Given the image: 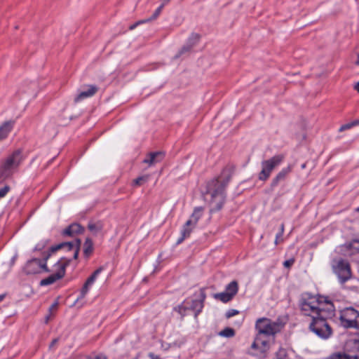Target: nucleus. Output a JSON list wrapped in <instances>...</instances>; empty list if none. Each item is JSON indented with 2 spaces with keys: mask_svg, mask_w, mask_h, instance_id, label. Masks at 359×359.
I'll return each mask as SVG.
<instances>
[{
  "mask_svg": "<svg viewBox=\"0 0 359 359\" xmlns=\"http://www.w3.org/2000/svg\"><path fill=\"white\" fill-rule=\"evenodd\" d=\"M202 208H196L191 215V218L188 221H191L192 226H196L198 221L202 216Z\"/></svg>",
  "mask_w": 359,
  "mask_h": 359,
  "instance_id": "24",
  "label": "nucleus"
},
{
  "mask_svg": "<svg viewBox=\"0 0 359 359\" xmlns=\"http://www.w3.org/2000/svg\"><path fill=\"white\" fill-rule=\"evenodd\" d=\"M83 231V228L80 224L74 223L64 229L62 234L64 236H74L78 233H81Z\"/></svg>",
  "mask_w": 359,
  "mask_h": 359,
  "instance_id": "21",
  "label": "nucleus"
},
{
  "mask_svg": "<svg viewBox=\"0 0 359 359\" xmlns=\"http://www.w3.org/2000/svg\"><path fill=\"white\" fill-rule=\"evenodd\" d=\"M301 167L302 169H304L306 168V163H303Z\"/></svg>",
  "mask_w": 359,
  "mask_h": 359,
  "instance_id": "48",
  "label": "nucleus"
},
{
  "mask_svg": "<svg viewBox=\"0 0 359 359\" xmlns=\"http://www.w3.org/2000/svg\"><path fill=\"white\" fill-rule=\"evenodd\" d=\"M354 89L359 93V81L355 84Z\"/></svg>",
  "mask_w": 359,
  "mask_h": 359,
  "instance_id": "42",
  "label": "nucleus"
},
{
  "mask_svg": "<svg viewBox=\"0 0 359 359\" xmlns=\"http://www.w3.org/2000/svg\"><path fill=\"white\" fill-rule=\"evenodd\" d=\"M43 246H41L40 244H38L36 246V250H40L41 248H42Z\"/></svg>",
  "mask_w": 359,
  "mask_h": 359,
  "instance_id": "44",
  "label": "nucleus"
},
{
  "mask_svg": "<svg viewBox=\"0 0 359 359\" xmlns=\"http://www.w3.org/2000/svg\"><path fill=\"white\" fill-rule=\"evenodd\" d=\"M15 258H16V257H15V256H14V257L12 258V259H11V264H14L15 260Z\"/></svg>",
  "mask_w": 359,
  "mask_h": 359,
  "instance_id": "46",
  "label": "nucleus"
},
{
  "mask_svg": "<svg viewBox=\"0 0 359 359\" xmlns=\"http://www.w3.org/2000/svg\"><path fill=\"white\" fill-rule=\"evenodd\" d=\"M284 159L283 154L275 155L268 160L262 161L261 163L262 170L258 175L261 181H266L269 179L273 170L279 165Z\"/></svg>",
  "mask_w": 359,
  "mask_h": 359,
  "instance_id": "10",
  "label": "nucleus"
},
{
  "mask_svg": "<svg viewBox=\"0 0 359 359\" xmlns=\"http://www.w3.org/2000/svg\"><path fill=\"white\" fill-rule=\"evenodd\" d=\"M12 121H6L0 126V140L6 138L13 128Z\"/></svg>",
  "mask_w": 359,
  "mask_h": 359,
  "instance_id": "23",
  "label": "nucleus"
},
{
  "mask_svg": "<svg viewBox=\"0 0 359 359\" xmlns=\"http://www.w3.org/2000/svg\"><path fill=\"white\" fill-rule=\"evenodd\" d=\"M230 178L231 176L228 175L225 179L222 180L218 177L207 183L206 194H209L211 198V212H217L222 208L226 198L225 189L230 181Z\"/></svg>",
  "mask_w": 359,
  "mask_h": 359,
  "instance_id": "3",
  "label": "nucleus"
},
{
  "mask_svg": "<svg viewBox=\"0 0 359 359\" xmlns=\"http://www.w3.org/2000/svg\"><path fill=\"white\" fill-rule=\"evenodd\" d=\"M356 210H357L358 212H359V207L356 209Z\"/></svg>",
  "mask_w": 359,
  "mask_h": 359,
  "instance_id": "50",
  "label": "nucleus"
},
{
  "mask_svg": "<svg viewBox=\"0 0 359 359\" xmlns=\"http://www.w3.org/2000/svg\"><path fill=\"white\" fill-rule=\"evenodd\" d=\"M344 348L347 353H334L328 359H359V339H348Z\"/></svg>",
  "mask_w": 359,
  "mask_h": 359,
  "instance_id": "9",
  "label": "nucleus"
},
{
  "mask_svg": "<svg viewBox=\"0 0 359 359\" xmlns=\"http://www.w3.org/2000/svg\"><path fill=\"white\" fill-rule=\"evenodd\" d=\"M103 223L101 221H90L88 224V229L94 235L99 233L103 229Z\"/></svg>",
  "mask_w": 359,
  "mask_h": 359,
  "instance_id": "22",
  "label": "nucleus"
},
{
  "mask_svg": "<svg viewBox=\"0 0 359 359\" xmlns=\"http://www.w3.org/2000/svg\"><path fill=\"white\" fill-rule=\"evenodd\" d=\"M102 269L100 267L97 269H96L92 275L87 279L86 283H84L81 291V298H83L85 297V295L88 292L89 287L93 284L95 280H96L97 276L101 273Z\"/></svg>",
  "mask_w": 359,
  "mask_h": 359,
  "instance_id": "16",
  "label": "nucleus"
},
{
  "mask_svg": "<svg viewBox=\"0 0 359 359\" xmlns=\"http://www.w3.org/2000/svg\"><path fill=\"white\" fill-rule=\"evenodd\" d=\"M283 324L279 321H272L266 318H259L255 323V328L259 334L273 336L280 332Z\"/></svg>",
  "mask_w": 359,
  "mask_h": 359,
  "instance_id": "6",
  "label": "nucleus"
},
{
  "mask_svg": "<svg viewBox=\"0 0 359 359\" xmlns=\"http://www.w3.org/2000/svg\"><path fill=\"white\" fill-rule=\"evenodd\" d=\"M144 22H147L146 20L139 21V22H136V23H135V24H133V25H130L129 28H130V30H133V29H135V28L138 25L142 24V23H144Z\"/></svg>",
  "mask_w": 359,
  "mask_h": 359,
  "instance_id": "35",
  "label": "nucleus"
},
{
  "mask_svg": "<svg viewBox=\"0 0 359 359\" xmlns=\"http://www.w3.org/2000/svg\"><path fill=\"white\" fill-rule=\"evenodd\" d=\"M358 125H359V120H355V121H352L351 123L342 125L339 128V132H342V131H344L346 130L351 129L353 126H358Z\"/></svg>",
  "mask_w": 359,
  "mask_h": 359,
  "instance_id": "28",
  "label": "nucleus"
},
{
  "mask_svg": "<svg viewBox=\"0 0 359 359\" xmlns=\"http://www.w3.org/2000/svg\"><path fill=\"white\" fill-rule=\"evenodd\" d=\"M239 311L236 309H229L226 311L225 316L226 318H230L237 314H238Z\"/></svg>",
  "mask_w": 359,
  "mask_h": 359,
  "instance_id": "33",
  "label": "nucleus"
},
{
  "mask_svg": "<svg viewBox=\"0 0 359 359\" xmlns=\"http://www.w3.org/2000/svg\"><path fill=\"white\" fill-rule=\"evenodd\" d=\"M170 0H161V4L160 6H163L164 7L166 4L170 2Z\"/></svg>",
  "mask_w": 359,
  "mask_h": 359,
  "instance_id": "39",
  "label": "nucleus"
},
{
  "mask_svg": "<svg viewBox=\"0 0 359 359\" xmlns=\"http://www.w3.org/2000/svg\"><path fill=\"white\" fill-rule=\"evenodd\" d=\"M48 319H49V316H47L46 320V323L48 321Z\"/></svg>",
  "mask_w": 359,
  "mask_h": 359,
  "instance_id": "49",
  "label": "nucleus"
},
{
  "mask_svg": "<svg viewBox=\"0 0 359 359\" xmlns=\"http://www.w3.org/2000/svg\"><path fill=\"white\" fill-rule=\"evenodd\" d=\"M95 359H107V358L104 355H98L96 356Z\"/></svg>",
  "mask_w": 359,
  "mask_h": 359,
  "instance_id": "41",
  "label": "nucleus"
},
{
  "mask_svg": "<svg viewBox=\"0 0 359 359\" xmlns=\"http://www.w3.org/2000/svg\"><path fill=\"white\" fill-rule=\"evenodd\" d=\"M194 227L195 226H192L191 221L187 220V222L183 226V228H182V230L181 232V236L177 239L176 243L177 245H179V244L182 243L185 238L189 237V236Z\"/></svg>",
  "mask_w": 359,
  "mask_h": 359,
  "instance_id": "20",
  "label": "nucleus"
},
{
  "mask_svg": "<svg viewBox=\"0 0 359 359\" xmlns=\"http://www.w3.org/2000/svg\"><path fill=\"white\" fill-rule=\"evenodd\" d=\"M149 357H150L151 359H161L159 356H158V355H155L154 353H150V354H149Z\"/></svg>",
  "mask_w": 359,
  "mask_h": 359,
  "instance_id": "40",
  "label": "nucleus"
},
{
  "mask_svg": "<svg viewBox=\"0 0 359 359\" xmlns=\"http://www.w3.org/2000/svg\"><path fill=\"white\" fill-rule=\"evenodd\" d=\"M219 335L224 337H233L235 335V330L231 327H225L219 332Z\"/></svg>",
  "mask_w": 359,
  "mask_h": 359,
  "instance_id": "26",
  "label": "nucleus"
},
{
  "mask_svg": "<svg viewBox=\"0 0 359 359\" xmlns=\"http://www.w3.org/2000/svg\"><path fill=\"white\" fill-rule=\"evenodd\" d=\"M93 241L90 238H86L84 245H83V254L86 257H89V255L93 252Z\"/></svg>",
  "mask_w": 359,
  "mask_h": 359,
  "instance_id": "25",
  "label": "nucleus"
},
{
  "mask_svg": "<svg viewBox=\"0 0 359 359\" xmlns=\"http://www.w3.org/2000/svg\"><path fill=\"white\" fill-rule=\"evenodd\" d=\"M320 309L318 318L312 320L309 327L319 337L327 339L332 334V329L326 322V319L334 316L335 308L327 297H320Z\"/></svg>",
  "mask_w": 359,
  "mask_h": 359,
  "instance_id": "1",
  "label": "nucleus"
},
{
  "mask_svg": "<svg viewBox=\"0 0 359 359\" xmlns=\"http://www.w3.org/2000/svg\"><path fill=\"white\" fill-rule=\"evenodd\" d=\"M283 236H280V233L278 232L277 234H276V240H275V244L277 245L279 242V239L282 237Z\"/></svg>",
  "mask_w": 359,
  "mask_h": 359,
  "instance_id": "37",
  "label": "nucleus"
},
{
  "mask_svg": "<svg viewBox=\"0 0 359 359\" xmlns=\"http://www.w3.org/2000/svg\"><path fill=\"white\" fill-rule=\"evenodd\" d=\"M149 180V175H143V176H140L137 178H136L134 181H133V184L136 186H140V185H142L144 183H145L146 182H147Z\"/></svg>",
  "mask_w": 359,
  "mask_h": 359,
  "instance_id": "30",
  "label": "nucleus"
},
{
  "mask_svg": "<svg viewBox=\"0 0 359 359\" xmlns=\"http://www.w3.org/2000/svg\"><path fill=\"white\" fill-rule=\"evenodd\" d=\"M348 249L351 250V254L359 252V241L353 240L346 245Z\"/></svg>",
  "mask_w": 359,
  "mask_h": 359,
  "instance_id": "27",
  "label": "nucleus"
},
{
  "mask_svg": "<svg viewBox=\"0 0 359 359\" xmlns=\"http://www.w3.org/2000/svg\"><path fill=\"white\" fill-rule=\"evenodd\" d=\"M238 291V283L236 280H233L226 286L224 292L214 294L213 297L223 303H227L234 297Z\"/></svg>",
  "mask_w": 359,
  "mask_h": 359,
  "instance_id": "12",
  "label": "nucleus"
},
{
  "mask_svg": "<svg viewBox=\"0 0 359 359\" xmlns=\"http://www.w3.org/2000/svg\"><path fill=\"white\" fill-rule=\"evenodd\" d=\"M57 342V339H53L52 341L51 344H50V347L51 348L52 346H53Z\"/></svg>",
  "mask_w": 359,
  "mask_h": 359,
  "instance_id": "43",
  "label": "nucleus"
},
{
  "mask_svg": "<svg viewBox=\"0 0 359 359\" xmlns=\"http://www.w3.org/2000/svg\"><path fill=\"white\" fill-rule=\"evenodd\" d=\"M356 65H359V53H358V60L356 61Z\"/></svg>",
  "mask_w": 359,
  "mask_h": 359,
  "instance_id": "47",
  "label": "nucleus"
},
{
  "mask_svg": "<svg viewBox=\"0 0 359 359\" xmlns=\"http://www.w3.org/2000/svg\"><path fill=\"white\" fill-rule=\"evenodd\" d=\"M163 156L164 154L161 151L151 152L146 158L144 159L143 163L151 165L161 161Z\"/></svg>",
  "mask_w": 359,
  "mask_h": 359,
  "instance_id": "19",
  "label": "nucleus"
},
{
  "mask_svg": "<svg viewBox=\"0 0 359 359\" xmlns=\"http://www.w3.org/2000/svg\"><path fill=\"white\" fill-rule=\"evenodd\" d=\"M163 8V6H159L157 8V9L154 11L153 15L149 18L146 19V21L149 22L151 20L156 19L158 17V15H160V13H161Z\"/></svg>",
  "mask_w": 359,
  "mask_h": 359,
  "instance_id": "31",
  "label": "nucleus"
},
{
  "mask_svg": "<svg viewBox=\"0 0 359 359\" xmlns=\"http://www.w3.org/2000/svg\"><path fill=\"white\" fill-rule=\"evenodd\" d=\"M294 258H291V259H287L285 260L284 262H283V266L285 267V268H290L293 264L294 263Z\"/></svg>",
  "mask_w": 359,
  "mask_h": 359,
  "instance_id": "34",
  "label": "nucleus"
},
{
  "mask_svg": "<svg viewBox=\"0 0 359 359\" xmlns=\"http://www.w3.org/2000/svg\"><path fill=\"white\" fill-rule=\"evenodd\" d=\"M339 320L344 327L359 330V311L353 307H347L341 311Z\"/></svg>",
  "mask_w": 359,
  "mask_h": 359,
  "instance_id": "8",
  "label": "nucleus"
},
{
  "mask_svg": "<svg viewBox=\"0 0 359 359\" xmlns=\"http://www.w3.org/2000/svg\"><path fill=\"white\" fill-rule=\"evenodd\" d=\"M58 306L57 302H55L49 308V311L51 312L53 310H56Z\"/></svg>",
  "mask_w": 359,
  "mask_h": 359,
  "instance_id": "36",
  "label": "nucleus"
},
{
  "mask_svg": "<svg viewBox=\"0 0 359 359\" xmlns=\"http://www.w3.org/2000/svg\"><path fill=\"white\" fill-rule=\"evenodd\" d=\"M332 269L341 284H344L352 277L350 264L344 259H334L332 262Z\"/></svg>",
  "mask_w": 359,
  "mask_h": 359,
  "instance_id": "7",
  "label": "nucleus"
},
{
  "mask_svg": "<svg viewBox=\"0 0 359 359\" xmlns=\"http://www.w3.org/2000/svg\"><path fill=\"white\" fill-rule=\"evenodd\" d=\"M23 159L21 149L14 151L2 162L0 168V177L2 180L10 177L18 168Z\"/></svg>",
  "mask_w": 359,
  "mask_h": 359,
  "instance_id": "4",
  "label": "nucleus"
},
{
  "mask_svg": "<svg viewBox=\"0 0 359 359\" xmlns=\"http://www.w3.org/2000/svg\"><path fill=\"white\" fill-rule=\"evenodd\" d=\"M70 259L65 257H62L55 264V266L57 267V271L49 276L48 278L42 279L40 285L42 286L49 285L57 280L62 278L65 274V269L69 264Z\"/></svg>",
  "mask_w": 359,
  "mask_h": 359,
  "instance_id": "11",
  "label": "nucleus"
},
{
  "mask_svg": "<svg viewBox=\"0 0 359 359\" xmlns=\"http://www.w3.org/2000/svg\"><path fill=\"white\" fill-rule=\"evenodd\" d=\"M320 305V297L309 293H304L299 301V306L304 316H311L312 320L318 318Z\"/></svg>",
  "mask_w": 359,
  "mask_h": 359,
  "instance_id": "5",
  "label": "nucleus"
},
{
  "mask_svg": "<svg viewBox=\"0 0 359 359\" xmlns=\"http://www.w3.org/2000/svg\"><path fill=\"white\" fill-rule=\"evenodd\" d=\"M292 169V165H288L286 168H283L274 178H273L271 187V189H274L277 187L280 182H283L287 178V175L291 172Z\"/></svg>",
  "mask_w": 359,
  "mask_h": 359,
  "instance_id": "13",
  "label": "nucleus"
},
{
  "mask_svg": "<svg viewBox=\"0 0 359 359\" xmlns=\"http://www.w3.org/2000/svg\"><path fill=\"white\" fill-rule=\"evenodd\" d=\"M81 241L76 239L73 242H65L54 246H52L48 254L44 257L43 259H32L27 262L25 267V271L27 274H36L41 273L42 271L48 272L49 269L47 267L46 262L51 255V253L55 252L60 249H66L67 251L73 250V258L77 259L79 252V246Z\"/></svg>",
  "mask_w": 359,
  "mask_h": 359,
  "instance_id": "2",
  "label": "nucleus"
},
{
  "mask_svg": "<svg viewBox=\"0 0 359 359\" xmlns=\"http://www.w3.org/2000/svg\"><path fill=\"white\" fill-rule=\"evenodd\" d=\"M5 297L4 294H0V302H1Z\"/></svg>",
  "mask_w": 359,
  "mask_h": 359,
  "instance_id": "45",
  "label": "nucleus"
},
{
  "mask_svg": "<svg viewBox=\"0 0 359 359\" xmlns=\"http://www.w3.org/2000/svg\"><path fill=\"white\" fill-rule=\"evenodd\" d=\"M199 39V35L198 34L193 33L191 34L190 38L189 39V42L187 44L184 45L179 52L175 55L174 58L177 59L183 54L189 52L192 47L197 43Z\"/></svg>",
  "mask_w": 359,
  "mask_h": 359,
  "instance_id": "14",
  "label": "nucleus"
},
{
  "mask_svg": "<svg viewBox=\"0 0 359 359\" xmlns=\"http://www.w3.org/2000/svg\"><path fill=\"white\" fill-rule=\"evenodd\" d=\"M11 191V187L8 184L4 185L0 188V198H3Z\"/></svg>",
  "mask_w": 359,
  "mask_h": 359,
  "instance_id": "32",
  "label": "nucleus"
},
{
  "mask_svg": "<svg viewBox=\"0 0 359 359\" xmlns=\"http://www.w3.org/2000/svg\"><path fill=\"white\" fill-rule=\"evenodd\" d=\"M280 236H283V233H284V224H281L280 226Z\"/></svg>",
  "mask_w": 359,
  "mask_h": 359,
  "instance_id": "38",
  "label": "nucleus"
},
{
  "mask_svg": "<svg viewBox=\"0 0 359 359\" xmlns=\"http://www.w3.org/2000/svg\"><path fill=\"white\" fill-rule=\"evenodd\" d=\"M205 297H206V294L205 292V289L201 288L200 290L199 298L192 301L191 308L192 310H194L195 311L196 316L201 312V311L203 308V303L205 299Z\"/></svg>",
  "mask_w": 359,
  "mask_h": 359,
  "instance_id": "15",
  "label": "nucleus"
},
{
  "mask_svg": "<svg viewBox=\"0 0 359 359\" xmlns=\"http://www.w3.org/2000/svg\"><path fill=\"white\" fill-rule=\"evenodd\" d=\"M97 90H98V88H97V87L96 86H93V85L88 86L87 90H84V91L81 92L74 98V102H80L81 100H82L83 99L92 97L93 95H94L97 93Z\"/></svg>",
  "mask_w": 359,
  "mask_h": 359,
  "instance_id": "17",
  "label": "nucleus"
},
{
  "mask_svg": "<svg viewBox=\"0 0 359 359\" xmlns=\"http://www.w3.org/2000/svg\"><path fill=\"white\" fill-rule=\"evenodd\" d=\"M276 359H290L287 350L280 348L276 353Z\"/></svg>",
  "mask_w": 359,
  "mask_h": 359,
  "instance_id": "29",
  "label": "nucleus"
},
{
  "mask_svg": "<svg viewBox=\"0 0 359 359\" xmlns=\"http://www.w3.org/2000/svg\"><path fill=\"white\" fill-rule=\"evenodd\" d=\"M262 334L257 333L253 343L251 345V348L252 349H259L261 352H264L268 347L269 342L267 340L263 339L262 338Z\"/></svg>",
  "mask_w": 359,
  "mask_h": 359,
  "instance_id": "18",
  "label": "nucleus"
}]
</instances>
